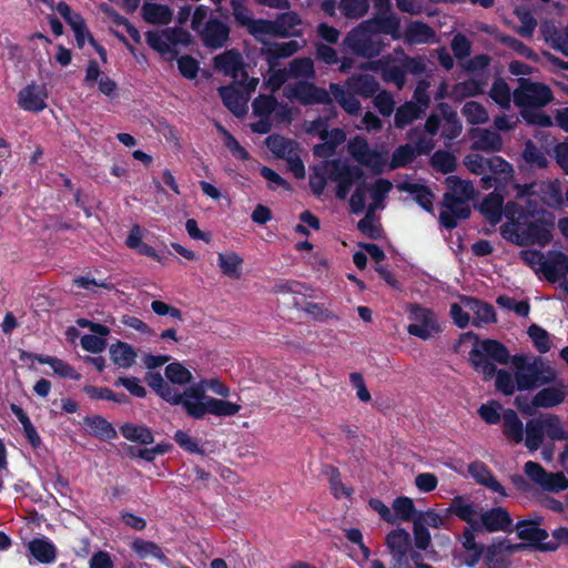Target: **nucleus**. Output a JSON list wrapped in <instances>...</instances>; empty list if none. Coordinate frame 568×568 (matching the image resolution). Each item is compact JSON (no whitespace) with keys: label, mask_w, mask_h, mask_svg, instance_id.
Instances as JSON below:
<instances>
[{"label":"nucleus","mask_w":568,"mask_h":568,"mask_svg":"<svg viewBox=\"0 0 568 568\" xmlns=\"http://www.w3.org/2000/svg\"><path fill=\"white\" fill-rule=\"evenodd\" d=\"M503 434L507 440L514 444L525 443L530 452L538 450L544 444L545 437L551 440H567L561 419L556 414H542L524 423L514 409H506L503 414Z\"/></svg>","instance_id":"obj_1"},{"label":"nucleus","mask_w":568,"mask_h":568,"mask_svg":"<svg viewBox=\"0 0 568 568\" xmlns=\"http://www.w3.org/2000/svg\"><path fill=\"white\" fill-rule=\"evenodd\" d=\"M219 93L225 108L235 116L241 118L246 114L247 102L237 88L233 85L221 87Z\"/></svg>","instance_id":"obj_27"},{"label":"nucleus","mask_w":568,"mask_h":568,"mask_svg":"<svg viewBox=\"0 0 568 568\" xmlns=\"http://www.w3.org/2000/svg\"><path fill=\"white\" fill-rule=\"evenodd\" d=\"M196 33L206 49L219 50L230 41L231 28L221 19L211 17Z\"/></svg>","instance_id":"obj_12"},{"label":"nucleus","mask_w":568,"mask_h":568,"mask_svg":"<svg viewBox=\"0 0 568 568\" xmlns=\"http://www.w3.org/2000/svg\"><path fill=\"white\" fill-rule=\"evenodd\" d=\"M326 175L336 183L335 195L338 200H345L354 185L365 181V172L359 165H352L341 159L326 162Z\"/></svg>","instance_id":"obj_4"},{"label":"nucleus","mask_w":568,"mask_h":568,"mask_svg":"<svg viewBox=\"0 0 568 568\" xmlns=\"http://www.w3.org/2000/svg\"><path fill=\"white\" fill-rule=\"evenodd\" d=\"M518 82L519 87L513 93L517 106L537 109L552 101L554 94L548 85L534 82L527 78H520Z\"/></svg>","instance_id":"obj_7"},{"label":"nucleus","mask_w":568,"mask_h":568,"mask_svg":"<svg viewBox=\"0 0 568 568\" xmlns=\"http://www.w3.org/2000/svg\"><path fill=\"white\" fill-rule=\"evenodd\" d=\"M528 336L531 338L534 346L541 354H545L550 351L551 342L549 333L537 324H531L528 327Z\"/></svg>","instance_id":"obj_59"},{"label":"nucleus","mask_w":568,"mask_h":568,"mask_svg":"<svg viewBox=\"0 0 568 568\" xmlns=\"http://www.w3.org/2000/svg\"><path fill=\"white\" fill-rule=\"evenodd\" d=\"M365 69L381 71L383 80L394 83L398 89H402L406 82V74L403 67L390 65L388 59L371 61L365 64Z\"/></svg>","instance_id":"obj_25"},{"label":"nucleus","mask_w":568,"mask_h":568,"mask_svg":"<svg viewBox=\"0 0 568 568\" xmlns=\"http://www.w3.org/2000/svg\"><path fill=\"white\" fill-rule=\"evenodd\" d=\"M479 211L491 225L498 224L505 215L503 196L496 192L489 193L481 201Z\"/></svg>","instance_id":"obj_28"},{"label":"nucleus","mask_w":568,"mask_h":568,"mask_svg":"<svg viewBox=\"0 0 568 568\" xmlns=\"http://www.w3.org/2000/svg\"><path fill=\"white\" fill-rule=\"evenodd\" d=\"M331 93L342 109L349 115H358L361 111V102L356 94L348 89L342 88L339 84L332 83Z\"/></svg>","instance_id":"obj_32"},{"label":"nucleus","mask_w":568,"mask_h":568,"mask_svg":"<svg viewBox=\"0 0 568 568\" xmlns=\"http://www.w3.org/2000/svg\"><path fill=\"white\" fill-rule=\"evenodd\" d=\"M538 256L540 271L549 283H557L568 274V255L560 251H551L547 258L540 252H531Z\"/></svg>","instance_id":"obj_13"},{"label":"nucleus","mask_w":568,"mask_h":568,"mask_svg":"<svg viewBox=\"0 0 568 568\" xmlns=\"http://www.w3.org/2000/svg\"><path fill=\"white\" fill-rule=\"evenodd\" d=\"M214 68L222 71L225 75L236 78L240 72L247 75L244 69V61L241 52L237 49H229L213 59Z\"/></svg>","instance_id":"obj_22"},{"label":"nucleus","mask_w":568,"mask_h":568,"mask_svg":"<svg viewBox=\"0 0 568 568\" xmlns=\"http://www.w3.org/2000/svg\"><path fill=\"white\" fill-rule=\"evenodd\" d=\"M110 358L120 368H130L136 361V352L132 345L118 341L109 348Z\"/></svg>","instance_id":"obj_30"},{"label":"nucleus","mask_w":568,"mask_h":568,"mask_svg":"<svg viewBox=\"0 0 568 568\" xmlns=\"http://www.w3.org/2000/svg\"><path fill=\"white\" fill-rule=\"evenodd\" d=\"M292 140L278 134L268 135L265 140L267 149L280 159L285 158L292 151Z\"/></svg>","instance_id":"obj_62"},{"label":"nucleus","mask_w":568,"mask_h":568,"mask_svg":"<svg viewBox=\"0 0 568 568\" xmlns=\"http://www.w3.org/2000/svg\"><path fill=\"white\" fill-rule=\"evenodd\" d=\"M345 88L364 99L373 98L379 90V83L374 75L357 73L345 81Z\"/></svg>","instance_id":"obj_23"},{"label":"nucleus","mask_w":568,"mask_h":568,"mask_svg":"<svg viewBox=\"0 0 568 568\" xmlns=\"http://www.w3.org/2000/svg\"><path fill=\"white\" fill-rule=\"evenodd\" d=\"M528 521H518L516 524L517 537L527 541L528 547H531L542 552H554L558 550V544L546 542L549 534L546 529L540 527L530 526Z\"/></svg>","instance_id":"obj_15"},{"label":"nucleus","mask_w":568,"mask_h":568,"mask_svg":"<svg viewBox=\"0 0 568 568\" xmlns=\"http://www.w3.org/2000/svg\"><path fill=\"white\" fill-rule=\"evenodd\" d=\"M484 558L487 568H508L509 567V558H507L506 554L499 541L491 544L486 547L484 550Z\"/></svg>","instance_id":"obj_48"},{"label":"nucleus","mask_w":568,"mask_h":568,"mask_svg":"<svg viewBox=\"0 0 568 568\" xmlns=\"http://www.w3.org/2000/svg\"><path fill=\"white\" fill-rule=\"evenodd\" d=\"M521 201L524 203L518 201H508L505 204V216L511 224L537 217L544 212L537 199L531 197Z\"/></svg>","instance_id":"obj_17"},{"label":"nucleus","mask_w":568,"mask_h":568,"mask_svg":"<svg viewBox=\"0 0 568 568\" xmlns=\"http://www.w3.org/2000/svg\"><path fill=\"white\" fill-rule=\"evenodd\" d=\"M284 95L290 100H296L303 105L324 104L325 112L331 111L333 115H337L335 105L329 93L312 82L297 81L285 87Z\"/></svg>","instance_id":"obj_6"},{"label":"nucleus","mask_w":568,"mask_h":568,"mask_svg":"<svg viewBox=\"0 0 568 568\" xmlns=\"http://www.w3.org/2000/svg\"><path fill=\"white\" fill-rule=\"evenodd\" d=\"M462 301L475 314L473 325L479 327L481 324L495 323L497 321L496 312L491 304L471 296H464Z\"/></svg>","instance_id":"obj_26"},{"label":"nucleus","mask_w":568,"mask_h":568,"mask_svg":"<svg viewBox=\"0 0 568 568\" xmlns=\"http://www.w3.org/2000/svg\"><path fill=\"white\" fill-rule=\"evenodd\" d=\"M483 93V83L476 79H468L453 85L449 98L460 102L466 98L477 97Z\"/></svg>","instance_id":"obj_44"},{"label":"nucleus","mask_w":568,"mask_h":568,"mask_svg":"<svg viewBox=\"0 0 568 568\" xmlns=\"http://www.w3.org/2000/svg\"><path fill=\"white\" fill-rule=\"evenodd\" d=\"M468 200L456 196L454 193L444 194L443 206L445 210L439 213V222L445 229L453 230L457 226L458 220L469 217L471 211L467 203Z\"/></svg>","instance_id":"obj_11"},{"label":"nucleus","mask_w":568,"mask_h":568,"mask_svg":"<svg viewBox=\"0 0 568 568\" xmlns=\"http://www.w3.org/2000/svg\"><path fill=\"white\" fill-rule=\"evenodd\" d=\"M445 514L455 515L467 524H475L474 517L476 510L473 503H467L464 496H456L452 499L450 505L445 509Z\"/></svg>","instance_id":"obj_41"},{"label":"nucleus","mask_w":568,"mask_h":568,"mask_svg":"<svg viewBox=\"0 0 568 568\" xmlns=\"http://www.w3.org/2000/svg\"><path fill=\"white\" fill-rule=\"evenodd\" d=\"M393 509L395 514L394 518L396 517L397 519L406 523H414V519H416L417 514L419 513L417 511L413 499L406 496L395 498L393 501Z\"/></svg>","instance_id":"obj_47"},{"label":"nucleus","mask_w":568,"mask_h":568,"mask_svg":"<svg viewBox=\"0 0 568 568\" xmlns=\"http://www.w3.org/2000/svg\"><path fill=\"white\" fill-rule=\"evenodd\" d=\"M568 394V385L562 381L554 386L544 387L532 397V405L537 408H552L562 404Z\"/></svg>","instance_id":"obj_19"},{"label":"nucleus","mask_w":568,"mask_h":568,"mask_svg":"<svg viewBox=\"0 0 568 568\" xmlns=\"http://www.w3.org/2000/svg\"><path fill=\"white\" fill-rule=\"evenodd\" d=\"M515 227L516 243L520 246L539 245L546 246L552 240V221L544 217L536 221H523L513 224Z\"/></svg>","instance_id":"obj_8"},{"label":"nucleus","mask_w":568,"mask_h":568,"mask_svg":"<svg viewBox=\"0 0 568 568\" xmlns=\"http://www.w3.org/2000/svg\"><path fill=\"white\" fill-rule=\"evenodd\" d=\"M144 381L159 397L171 405L182 406L186 415L194 419H202V412L197 409L204 408L212 397L199 385L189 386L180 393L165 382L160 372H146Z\"/></svg>","instance_id":"obj_2"},{"label":"nucleus","mask_w":568,"mask_h":568,"mask_svg":"<svg viewBox=\"0 0 568 568\" xmlns=\"http://www.w3.org/2000/svg\"><path fill=\"white\" fill-rule=\"evenodd\" d=\"M324 473L328 476L329 488L335 498L339 499L342 496L349 497L353 494V488L346 487L341 477L339 469L333 465H326Z\"/></svg>","instance_id":"obj_51"},{"label":"nucleus","mask_w":568,"mask_h":568,"mask_svg":"<svg viewBox=\"0 0 568 568\" xmlns=\"http://www.w3.org/2000/svg\"><path fill=\"white\" fill-rule=\"evenodd\" d=\"M393 184L386 179H377L375 183L368 187L371 199L373 203L368 207L376 209L383 207V202L385 201L387 194L390 192Z\"/></svg>","instance_id":"obj_58"},{"label":"nucleus","mask_w":568,"mask_h":568,"mask_svg":"<svg viewBox=\"0 0 568 568\" xmlns=\"http://www.w3.org/2000/svg\"><path fill=\"white\" fill-rule=\"evenodd\" d=\"M28 548L30 554L40 564H51L57 558L55 546L47 539L36 538L29 542Z\"/></svg>","instance_id":"obj_37"},{"label":"nucleus","mask_w":568,"mask_h":568,"mask_svg":"<svg viewBox=\"0 0 568 568\" xmlns=\"http://www.w3.org/2000/svg\"><path fill=\"white\" fill-rule=\"evenodd\" d=\"M468 473L475 481L493 493L498 494L501 498L508 497L506 488L497 480L490 468L480 460H475L468 465Z\"/></svg>","instance_id":"obj_18"},{"label":"nucleus","mask_w":568,"mask_h":568,"mask_svg":"<svg viewBox=\"0 0 568 568\" xmlns=\"http://www.w3.org/2000/svg\"><path fill=\"white\" fill-rule=\"evenodd\" d=\"M248 33L252 34L255 39H258L260 34H268L273 37H277V26L274 20L266 19H251L248 24L246 26Z\"/></svg>","instance_id":"obj_63"},{"label":"nucleus","mask_w":568,"mask_h":568,"mask_svg":"<svg viewBox=\"0 0 568 568\" xmlns=\"http://www.w3.org/2000/svg\"><path fill=\"white\" fill-rule=\"evenodd\" d=\"M489 97L503 109H508L511 101V92L508 83L503 78H497L490 88Z\"/></svg>","instance_id":"obj_54"},{"label":"nucleus","mask_w":568,"mask_h":568,"mask_svg":"<svg viewBox=\"0 0 568 568\" xmlns=\"http://www.w3.org/2000/svg\"><path fill=\"white\" fill-rule=\"evenodd\" d=\"M145 41L150 48L160 54L164 55L172 53L173 57L178 55V51L171 45V41L166 30L160 31H148L145 34Z\"/></svg>","instance_id":"obj_45"},{"label":"nucleus","mask_w":568,"mask_h":568,"mask_svg":"<svg viewBox=\"0 0 568 568\" xmlns=\"http://www.w3.org/2000/svg\"><path fill=\"white\" fill-rule=\"evenodd\" d=\"M399 189L415 196L416 203L426 212H433L434 193L423 184L403 183Z\"/></svg>","instance_id":"obj_42"},{"label":"nucleus","mask_w":568,"mask_h":568,"mask_svg":"<svg viewBox=\"0 0 568 568\" xmlns=\"http://www.w3.org/2000/svg\"><path fill=\"white\" fill-rule=\"evenodd\" d=\"M430 165L434 170L443 174L452 173L457 166L456 156L448 151L437 150L430 158Z\"/></svg>","instance_id":"obj_52"},{"label":"nucleus","mask_w":568,"mask_h":568,"mask_svg":"<svg viewBox=\"0 0 568 568\" xmlns=\"http://www.w3.org/2000/svg\"><path fill=\"white\" fill-rule=\"evenodd\" d=\"M83 425L90 434L101 439L111 440L116 437L115 428L103 416H87L83 418Z\"/></svg>","instance_id":"obj_33"},{"label":"nucleus","mask_w":568,"mask_h":568,"mask_svg":"<svg viewBox=\"0 0 568 568\" xmlns=\"http://www.w3.org/2000/svg\"><path fill=\"white\" fill-rule=\"evenodd\" d=\"M523 158L528 164L536 166L538 169H545L548 165V160L546 155L538 149V146L531 140H528L525 143Z\"/></svg>","instance_id":"obj_61"},{"label":"nucleus","mask_w":568,"mask_h":568,"mask_svg":"<svg viewBox=\"0 0 568 568\" xmlns=\"http://www.w3.org/2000/svg\"><path fill=\"white\" fill-rule=\"evenodd\" d=\"M143 19L151 24H168L172 20L169 6L160 3H145L142 7Z\"/></svg>","instance_id":"obj_39"},{"label":"nucleus","mask_w":568,"mask_h":568,"mask_svg":"<svg viewBox=\"0 0 568 568\" xmlns=\"http://www.w3.org/2000/svg\"><path fill=\"white\" fill-rule=\"evenodd\" d=\"M462 113L469 124H483L488 120V113L483 104L477 101H468L462 108Z\"/></svg>","instance_id":"obj_56"},{"label":"nucleus","mask_w":568,"mask_h":568,"mask_svg":"<svg viewBox=\"0 0 568 568\" xmlns=\"http://www.w3.org/2000/svg\"><path fill=\"white\" fill-rule=\"evenodd\" d=\"M338 9L343 17L351 20H358L369 11L368 0H341Z\"/></svg>","instance_id":"obj_46"},{"label":"nucleus","mask_w":568,"mask_h":568,"mask_svg":"<svg viewBox=\"0 0 568 568\" xmlns=\"http://www.w3.org/2000/svg\"><path fill=\"white\" fill-rule=\"evenodd\" d=\"M48 91L45 85L31 83L18 93V104L29 112L39 113L47 108Z\"/></svg>","instance_id":"obj_16"},{"label":"nucleus","mask_w":568,"mask_h":568,"mask_svg":"<svg viewBox=\"0 0 568 568\" xmlns=\"http://www.w3.org/2000/svg\"><path fill=\"white\" fill-rule=\"evenodd\" d=\"M197 410H200V408ZM240 410L241 405L215 397L209 398L206 406L201 408L202 418H204L206 414H211L217 417H230L236 415Z\"/></svg>","instance_id":"obj_34"},{"label":"nucleus","mask_w":568,"mask_h":568,"mask_svg":"<svg viewBox=\"0 0 568 568\" xmlns=\"http://www.w3.org/2000/svg\"><path fill=\"white\" fill-rule=\"evenodd\" d=\"M277 26V38L300 37V31H294L295 27L302 23L300 16L295 11L278 13L274 20Z\"/></svg>","instance_id":"obj_38"},{"label":"nucleus","mask_w":568,"mask_h":568,"mask_svg":"<svg viewBox=\"0 0 568 568\" xmlns=\"http://www.w3.org/2000/svg\"><path fill=\"white\" fill-rule=\"evenodd\" d=\"M385 545L390 555V568H412L408 562L412 537L404 528L390 530L385 538Z\"/></svg>","instance_id":"obj_10"},{"label":"nucleus","mask_w":568,"mask_h":568,"mask_svg":"<svg viewBox=\"0 0 568 568\" xmlns=\"http://www.w3.org/2000/svg\"><path fill=\"white\" fill-rule=\"evenodd\" d=\"M300 50V44L295 40L278 43L272 42L261 49V55H263L267 62L270 69L276 67L280 59L290 58Z\"/></svg>","instance_id":"obj_24"},{"label":"nucleus","mask_w":568,"mask_h":568,"mask_svg":"<svg viewBox=\"0 0 568 568\" xmlns=\"http://www.w3.org/2000/svg\"><path fill=\"white\" fill-rule=\"evenodd\" d=\"M374 37L389 34L393 39H399L400 21L395 14H375L373 18L361 22Z\"/></svg>","instance_id":"obj_21"},{"label":"nucleus","mask_w":568,"mask_h":568,"mask_svg":"<svg viewBox=\"0 0 568 568\" xmlns=\"http://www.w3.org/2000/svg\"><path fill=\"white\" fill-rule=\"evenodd\" d=\"M409 318L414 323L407 326L409 335L428 339L434 334L440 332L439 324L437 323L436 315L433 310L422 306L420 304L413 303L407 306Z\"/></svg>","instance_id":"obj_9"},{"label":"nucleus","mask_w":568,"mask_h":568,"mask_svg":"<svg viewBox=\"0 0 568 568\" xmlns=\"http://www.w3.org/2000/svg\"><path fill=\"white\" fill-rule=\"evenodd\" d=\"M337 115H333L331 111H326L324 116H318L313 121L314 126H323V130L318 132V138L322 141H327L334 149L345 142L346 133L341 128H334L328 130V121L331 119L336 118Z\"/></svg>","instance_id":"obj_29"},{"label":"nucleus","mask_w":568,"mask_h":568,"mask_svg":"<svg viewBox=\"0 0 568 568\" xmlns=\"http://www.w3.org/2000/svg\"><path fill=\"white\" fill-rule=\"evenodd\" d=\"M131 549L138 555L141 559L146 558H155L161 562H166L168 557L163 552L162 548L154 541L144 540L142 538H136L131 544Z\"/></svg>","instance_id":"obj_40"},{"label":"nucleus","mask_w":568,"mask_h":568,"mask_svg":"<svg viewBox=\"0 0 568 568\" xmlns=\"http://www.w3.org/2000/svg\"><path fill=\"white\" fill-rule=\"evenodd\" d=\"M165 377L173 385L184 386L193 381L192 373L180 362L169 363L164 369Z\"/></svg>","instance_id":"obj_49"},{"label":"nucleus","mask_w":568,"mask_h":568,"mask_svg":"<svg viewBox=\"0 0 568 568\" xmlns=\"http://www.w3.org/2000/svg\"><path fill=\"white\" fill-rule=\"evenodd\" d=\"M277 106V100L273 94H260L252 103L253 113L258 118H270Z\"/></svg>","instance_id":"obj_60"},{"label":"nucleus","mask_w":568,"mask_h":568,"mask_svg":"<svg viewBox=\"0 0 568 568\" xmlns=\"http://www.w3.org/2000/svg\"><path fill=\"white\" fill-rule=\"evenodd\" d=\"M448 189L447 193H454L456 196L471 199L475 194V189L470 181L462 180L457 175H449L445 180Z\"/></svg>","instance_id":"obj_57"},{"label":"nucleus","mask_w":568,"mask_h":568,"mask_svg":"<svg viewBox=\"0 0 568 568\" xmlns=\"http://www.w3.org/2000/svg\"><path fill=\"white\" fill-rule=\"evenodd\" d=\"M515 368L517 390H532L541 387L538 377V366L534 361L529 362L524 355H515L511 358Z\"/></svg>","instance_id":"obj_14"},{"label":"nucleus","mask_w":568,"mask_h":568,"mask_svg":"<svg viewBox=\"0 0 568 568\" xmlns=\"http://www.w3.org/2000/svg\"><path fill=\"white\" fill-rule=\"evenodd\" d=\"M508 348L499 341L487 338L469 352V362L475 371L483 374L485 381L491 379L496 374L494 362L507 365L511 362Z\"/></svg>","instance_id":"obj_3"},{"label":"nucleus","mask_w":568,"mask_h":568,"mask_svg":"<svg viewBox=\"0 0 568 568\" xmlns=\"http://www.w3.org/2000/svg\"><path fill=\"white\" fill-rule=\"evenodd\" d=\"M417 154L415 148L409 144H403L396 148L392 154L389 169L395 170L399 168H406L415 159Z\"/></svg>","instance_id":"obj_53"},{"label":"nucleus","mask_w":568,"mask_h":568,"mask_svg":"<svg viewBox=\"0 0 568 568\" xmlns=\"http://www.w3.org/2000/svg\"><path fill=\"white\" fill-rule=\"evenodd\" d=\"M342 45L352 54L368 60L378 57L385 48L384 41L371 34L362 23L347 32Z\"/></svg>","instance_id":"obj_5"},{"label":"nucleus","mask_w":568,"mask_h":568,"mask_svg":"<svg viewBox=\"0 0 568 568\" xmlns=\"http://www.w3.org/2000/svg\"><path fill=\"white\" fill-rule=\"evenodd\" d=\"M435 37L434 29L423 21H412L404 32V39L408 44L429 43Z\"/></svg>","instance_id":"obj_31"},{"label":"nucleus","mask_w":568,"mask_h":568,"mask_svg":"<svg viewBox=\"0 0 568 568\" xmlns=\"http://www.w3.org/2000/svg\"><path fill=\"white\" fill-rule=\"evenodd\" d=\"M503 146V140L500 135L490 130H481L479 136L473 143L474 150L497 152Z\"/></svg>","instance_id":"obj_50"},{"label":"nucleus","mask_w":568,"mask_h":568,"mask_svg":"<svg viewBox=\"0 0 568 568\" xmlns=\"http://www.w3.org/2000/svg\"><path fill=\"white\" fill-rule=\"evenodd\" d=\"M496 381L495 386L496 389L505 396H510L517 389V381H515V374L511 375L506 369H497L496 368Z\"/></svg>","instance_id":"obj_64"},{"label":"nucleus","mask_w":568,"mask_h":568,"mask_svg":"<svg viewBox=\"0 0 568 568\" xmlns=\"http://www.w3.org/2000/svg\"><path fill=\"white\" fill-rule=\"evenodd\" d=\"M290 78H313L315 75L314 63L311 58H295L290 64L288 69Z\"/></svg>","instance_id":"obj_55"},{"label":"nucleus","mask_w":568,"mask_h":568,"mask_svg":"<svg viewBox=\"0 0 568 568\" xmlns=\"http://www.w3.org/2000/svg\"><path fill=\"white\" fill-rule=\"evenodd\" d=\"M480 521L488 532L513 530V518L509 511L504 507H493L480 515Z\"/></svg>","instance_id":"obj_20"},{"label":"nucleus","mask_w":568,"mask_h":568,"mask_svg":"<svg viewBox=\"0 0 568 568\" xmlns=\"http://www.w3.org/2000/svg\"><path fill=\"white\" fill-rule=\"evenodd\" d=\"M121 435L132 443L150 445L154 442V435L150 427L133 423H125L120 426Z\"/></svg>","instance_id":"obj_35"},{"label":"nucleus","mask_w":568,"mask_h":568,"mask_svg":"<svg viewBox=\"0 0 568 568\" xmlns=\"http://www.w3.org/2000/svg\"><path fill=\"white\" fill-rule=\"evenodd\" d=\"M243 258L235 252L219 253L217 265L223 275L232 280L242 276Z\"/></svg>","instance_id":"obj_36"},{"label":"nucleus","mask_w":568,"mask_h":568,"mask_svg":"<svg viewBox=\"0 0 568 568\" xmlns=\"http://www.w3.org/2000/svg\"><path fill=\"white\" fill-rule=\"evenodd\" d=\"M423 113V108L418 106L415 102H405L397 108L394 124L397 129L403 130L413 121L419 119Z\"/></svg>","instance_id":"obj_43"}]
</instances>
